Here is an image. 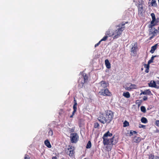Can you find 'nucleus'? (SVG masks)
<instances>
[{
    "label": "nucleus",
    "mask_w": 159,
    "mask_h": 159,
    "mask_svg": "<svg viewBox=\"0 0 159 159\" xmlns=\"http://www.w3.org/2000/svg\"><path fill=\"white\" fill-rule=\"evenodd\" d=\"M128 23V21L124 22H122L121 23L119 24L117 26L118 28L114 31V37L113 39H116L118 38L121 34L122 32L124 30L125 28V24Z\"/></svg>",
    "instance_id": "f257e3e1"
},
{
    "label": "nucleus",
    "mask_w": 159,
    "mask_h": 159,
    "mask_svg": "<svg viewBox=\"0 0 159 159\" xmlns=\"http://www.w3.org/2000/svg\"><path fill=\"white\" fill-rule=\"evenodd\" d=\"M105 116L107 120V123L109 124L113 119L114 116V114L112 111L109 110H107L105 111Z\"/></svg>",
    "instance_id": "f03ea898"
},
{
    "label": "nucleus",
    "mask_w": 159,
    "mask_h": 159,
    "mask_svg": "<svg viewBox=\"0 0 159 159\" xmlns=\"http://www.w3.org/2000/svg\"><path fill=\"white\" fill-rule=\"evenodd\" d=\"M144 3L143 2L140 3L139 2L138 7V14L139 16H143V15L145 13V10L143 8V5Z\"/></svg>",
    "instance_id": "7ed1b4c3"
},
{
    "label": "nucleus",
    "mask_w": 159,
    "mask_h": 159,
    "mask_svg": "<svg viewBox=\"0 0 159 159\" xmlns=\"http://www.w3.org/2000/svg\"><path fill=\"white\" fill-rule=\"evenodd\" d=\"M107 134H105L102 137V138L103 139V143L104 145H112V140L113 139L110 138L107 139Z\"/></svg>",
    "instance_id": "20e7f679"
},
{
    "label": "nucleus",
    "mask_w": 159,
    "mask_h": 159,
    "mask_svg": "<svg viewBox=\"0 0 159 159\" xmlns=\"http://www.w3.org/2000/svg\"><path fill=\"white\" fill-rule=\"evenodd\" d=\"M99 93L101 95L104 96H111L112 95L111 93L107 88L101 89Z\"/></svg>",
    "instance_id": "39448f33"
},
{
    "label": "nucleus",
    "mask_w": 159,
    "mask_h": 159,
    "mask_svg": "<svg viewBox=\"0 0 159 159\" xmlns=\"http://www.w3.org/2000/svg\"><path fill=\"white\" fill-rule=\"evenodd\" d=\"M70 139L71 142L72 143L77 142L79 139V136L76 133H71L70 134Z\"/></svg>",
    "instance_id": "423d86ee"
},
{
    "label": "nucleus",
    "mask_w": 159,
    "mask_h": 159,
    "mask_svg": "<svg viewBox=\"0 0 159 159\" xmlns=\"http://www.w3.org/2000/svg\"><path fill=\"white\" fill-rule=\"evenodd\" d=\"M98 120L101 123L104 124L107 123V121L105 116V114H101L98 118Z\"/></svg>",
    "instance_id": "0eeeda50"
},
{
    "label": "nucleus",
    "mask_w": 159,
    "mask_h": 159,
    "mask_svg": "<svg viewBox=\"0 0 159 159\" xmlns=\"http://www.w3.org/2000/svg\"><path fill=\"white\" fill-rule=\"evenodd\" d=\"M100 86L99 87L100 89H106V88L108 86L109 83L107 82H106L104 81H102L100 83Z\"/></svg>",
    "instance_id": "6e6552de"
},
{
    "label": "nucleus",
    "mask_w": 159,
    "mask_h": 159,
    "mask_svg": "<svg viewBox=\"0 0 159 159\" xmlns=\"http://www.w3.org/2000/svg\"><path fill=\"white\" fill-rule=\"evenodd\" d=\"M68 151L67 152V154H68L70 157H73L74 153V147L71 146L70 148H68Z\"/></svg>",
    "instance_id": "1a4fd4ad"
},
{
    "label": "nucleus",
    "mask_w": 159,
    "mask_h": 159,
    "mask_svg": "<svg viewBox=\"0 0 159 159\" xmlns=\"http://www.w3.org/2000/svg\"><path fill=\"white\" fill-rule=\"evenodd\" d=\"M133 139V142L136 143H139L142 139V138L141 137L137 136H135Z\"/></svg>",
    "instance_id": "9d476101"
},
{
    "label": "nucleus",
    "mask_w": 159,
    "mask_h": 159,
    "mask_svg": "<svg viewBox=\"0 0 159 159\" xmlns=\"http://www.w3.org/2000/svg\"><path fill=\"white\" fill-rule=\"evenodd\" d=\"M78 82L79 83L78 87L79 88H82L85 82V81H84L83 78L81 77V78H80L78 80Z\"/></svg>",
    "instance_id": "9b49d317"
},
{
    "label": "nucleus",
    "mask_w": 159,
    "mask_h": 159,
    "mask_svg": "<svg viewBox=\"0 0 159 159\" xmlns=\"http://www.w3.org/2000/svg\"><path fill=\"white\" fill-rule=\"evenodd\" d=\"M149 86L150 87H153L157 89H159V86H157L156 84L155 81H151L148 84Z\"/></svg>",
    "instance_id": "f8f14e48"
},
{
    "label": "nucleus",
    "mask_w": 159,
    "mask_h": 159,
    "mask_svg": "<svg viewBox=\"0 0 159 159\" xmlns=\"http://www.w3.org/2000/svg\"><path fill=\"white\" fill-rule=\"evenodd\" d=\"M142 94L147 95L150 96L152 95V94L151 91L149 89L146 90L144 91H142L140 94V95H141Z\"/></svg>",
    "instance_id": "ddd939ff"
},
{
    "label": "nucleus",
    "mask_w": 159,
    "mask_h": 159,
    "mask_svg": "<svg viewBox=\"0 0 159 159\" xmlns=\"http://www.w3.org/2000/svg\"><path fill=\"white\" fill-rule=\"evenodd\" d=\"M105 35L108 36V37H111L114 35V31L112 30H108L106 33Z\"/></svg>",
    "instance_id": "4468645a"
},
{
    "label": "nucleus",
    "mask_w": 159,
    "mask_h": 159,
    "mask_svg": "<svg viewBox=\"0 0 159 159\" xmlns=\"http://www.w3.org/2000/svg\"><path fill=\"white\" fill-rule=\"evenodd\" d=\"M133 47L131 49V51L133 53H135L136 52V49L137 48V45L136 43H134Z\"/></svg>",
    "instance_id": "2eb2a0df"
},
{
    "label": "nucleus",
    "mask_w": 159,
    "mask_h": 159,
    "mask_svg": "<svg viewBox=\"0 0 159 159\" xmlns=\"http://www.w3.org/2000/svg\"><path fill=\"white\" fill-rule=\"evenodd\" d=\"M136 85L135 84H131L130 85L129 87H126V89L128 91H130L132 89H136Z\"/></svg>",
    "instance_id": "dca6fc26"
},
{
    "label": "nucleus",
    "mask_w": 159,
    "mask_h": 159,
    "mask_svg": "<svg viewBox=\"0 0 159 159\" xmlns=\"http://www.w3.org/2000/svg\"><path fill=\"white\" fill-rule=\"evenodd\" d=\"M158 32V30L155 29L153 31L150 33L149 34H152V36H151L149 38V39L151 40L156 35V33Z\"/></svg>",
    "instance_id": "f3484780"
},
{
    "label": "nucleus",
    "mask_w": 159,
    "mask_h": 159,
    "mask_svg": "<svg viewBox=\"0 0 159 159\" xmlns=\"http://www.w3.org/2000/svg\"><path fill=\"white\" fill-rule=\"evenodd\" d=\"M112 139H113L112 140V145L115 144L118 142V139L116 136L115 137V136L114 135L112 137Z\"/></svg>",
    "instance_id": "a211bd4d"
},
{
    "label": "nucleus",
    "mask_w": 159,
    "mask_h": 159,
    "mask_svg": "<svg viewBox=\"0 0 159 159\" xmlns=\"http://www.w3.org/2000/svg\"><path fill=\"white\" fill-rule=\"evenodd\" d=\"M159 22V18L156 19V20L152 24H150L149 25V28H152L153 26L158 25V23Z\"/></svg>",
    "instance_id": "6ab92c4d"
},
{
    "label": "nucleus",
    "mask_w": 159,
    "mask_h": 159,
    "mask_svg": "<svg viewBox=\"0 0 159 159\" xmlns=\"http://www.w3.org/2000/svg\"><path fill=\"white\" fill-rule=\"evenodd\" d=\"M157 45H158V44L157 43V44H155L154 45L151 47V50H150V52L151 53H153L155 51L157 48Z\"/></svg>",
    "instance_id": "aec40b11"
},
{
    "label": "nucleus",
    "mask_w": 159,
    "mask_h": 159,
    "mask_svg": "<svg viewBox=\"0 0 159 159\" xmlns=\"http://www.w3.org/2000/svg\"><path fill=\"white\" fill-rule=\"evenodd\" d=\"M105 63L106 67L108 69L111 68V64L108 59H106L105 61Z\"/></svg>",
    "instance_id": "412c9836"
},
{
    "label": "nucleus",
    "mask_w": 159,
    "mask_h": 159,
    "mask_svg": "<svg viewBox=\"0 0 159 159\" xmlns=\"http://www.w3.org/2000/svg\"><path fill=\"white\" fill-rule=\"evenodd\" d=\"M151 16L152 17V20L151 22V24H154V23L156 20V17L155 16V14L154 13H152L151 14Z\"/></svg>",
    "instance_id": "4be33fe9"
},
{
    "label": "nucleus",
    "mask_w": 159,
    "mask_h": 159,
    "mask_svg": "<svg viewBox=\"0 0 159 159\" xmlns=\"http://www.w3.org/2000/svg\"><path fill=\"white\" fill-rule=\"evenodd\" d=\"M44 144L48 148H51L52 147L48 139H47L45 141Z\"/></svg>",
    "instance_id": "5701e85b"
},
{
    "label": "nucleus",
    "mask_w": 159,
    "mask_h": 159,
    "mask_svg": "<svg viewBox=\"0 0 159 159\" xmlns=\"http://www.w3.org/2000/svg\"><path fill=\"white\" fill-rule=\"evenodd\" d=\"M123 95L126 98H129L130 97V94L128 92H124Z\"/></svg>",
    "instance_id": "b1692460"
},
{
    "label": "nucleus",
    "mask_w": 159,
    "mask_h": 159,
    "mask_svg": "<svg viewBox=\"0 0 159 159\" xmlns=\"http://www.w3.org/2000/svg\"><path fill=\"white\" fill-rule=\"evenodd\" d=\"M143 101L141 100H138L136 101L135 103L139 107Z\"/></svg>",
    "instance_id": "393cba45"
},
{
    "label": "nucleus",
    "mask_w": 159,
    "mask_h": 159,
    "mask_svg": "<svg viewBox=\"0 0 159 159\" xmlns=\"http://www.w3.org/2000/svg\"><path fill=\"white\" fill-rule=\"evenodd\" d=\"M141 121L142 123H146L148 122L147 118L144 117H142L141 119Z\"/></svg>",
    "instance_id": "a878e982"
},
{
    "label": "nucleus",
    "mask_w": 159,
    "mask_h": 159,
    "mask_svg": "<svg viewBox=\"0 0 159 159\" xmlns=\"http://www.w3.org/2000/svg\"><path fill=\"white\" fill-rule=\"evenodd\" d=\"M91 147V143L90 141H89L87 143L86 146V148H90Z\"/></svg>",
    "instance_id": "bb28decb"
},
{
    "label": "nucleus",
    "mask_w": 159,
    "mask_h": 159,
    "mask_svg": "<svg viewBox=\"0 0 159 159\" xmlns=\"http://www.w3.org/2000/svg\"><path fill=\"white\" fill-rule=\"evenodd\" d=\"M156 56H152L151 59L149 60L148 61V64H150L151 63H152L153 62V61L154 59V58L155 57H156Z\"/></svg>",
    "instance_id": "cd10ccee"
},
{
    "label": "nucleus",
    "mask_w": 159,
    "mask_h": 159,
    "mask_svg": "<svg viewBox=\"0 0 159 159\" xmlns=\"http://www.w3.org/2000/svg\"><path fill=\"white\" fill-rule=\"evenodd\" d=\"M140 110L141 111L144 113H145L146 111V108L145 107L143 106H142L141 107Z\"/></svg>",
    "instance_id": "c85d7f7f"
},
{
    "label": "nucleus",
    "mask_w": 159,
    "mask_h": 159,
    "mask_svg": "<svg viewBox=\"0 0 159 159\" xmlns=\"http://www.w3.org/2000/svg\"><path fill=\"white\" fill-rule=\"evenodd\" d=\"M105 134H107V137L106 138H107V139H109L110 138H109V137H111L112 136V134L111 133H110L109 131H108Z\"/></svg>",
    "instance_id": "c756f323"
},
{
    "label": "nucleus",
    "mask_w": 159,
    "mask_h": 159,
    "mask_svg": "<svg viewBox=\"0 0 159 159\" xmlns=\"http://www.w3.org/2000/svg\"><path fill=\"white\" fill-rule=\"evenodd\" d=\"M129 125V123L126 120L123 123V127H126Z\"/></svg>",
    "instance_id": "7c9ffc66"
},
{
    "label": "nucleus",
    "mask_w": 159,
    "mask_h": 159,
    "mask_svg": "<svg viewBox=\"0 0 159 159\" xmlns=\"http://www.w3.org/2000/svg\"><path fill=\"white\" fill-rule=\"evenodd\" d=\"M152 6H156L157 4L156 3V1L155 0H152L151 2Z\"/></svg>",
    "instance_id": "2f4dec72"
},
{
    "label": "nucleus",
    "mask_w": 159,
    "mask_h": 159,
    "mask_svg": "<svg viewBox=\"0 0 159 159\" xmlns=\"http://www.w3.org/2000/svg\"><path fill=\"white\" fill-rule=\"evenodd\" d=\"M83 80L85 81V82H87L88 80V77L87 75H85L84 77Z\"/></svg>",
    "instance_id": "473e14b6"
},
{
    "label": "nucleus",
    "mask_w": 159,
    "mask_h": 159,
    "mask_svg": "<svg viewBox=\"0 0 159 159\" xmlns=\"http://www.w3.org/2000/svg\"><path fill=\"white\" fill-rule=\"evenodd\" d=\"M108 36L106 35V36H104L101 40V41H105L107 39Z\"/></svg>",
    "instance_id": "72a5a7b5"
},
{
    "label": "nucleus",
    "mask_w": 159,
    "mask_h": 159,
    "mask_svg": "<svg viewBox=\"0 0 159 159\" xmlns=\"http://www.w3.org/2000/svg\"><path fill=\"white\" fill-rule=\"evenodd\" d=\"M99 126V124L98 122H95L94 124V127L95 128H98Z\"/></svg>",
    "instance_id": "f704fd0d"
},
{
    "label": "nucleus",
    "mask_w": 159,
    "mask_h": 159,
    "mask_svg": "<svg viewBox=\"0 0 159 159\" xmlns=\"http://www.w3.org/2000/svg\"><path fill=\"white\" fill-rule=\"evenodd\" d=\"M53 134V132L51 129H50L48 132V135L51 136H52Z\"/></svg>",
    "instance_id": "c9c22d12"
},
{
    "label": "nucleus",
    "mask_w": 159,
    "mask_h": 159,
    "mask_svg": "<svg viewBox=\"0 0 159 159\" xmlns=\"http://www.w3.org/2000/svg\"><path fill=\"white\" fill-rule=\"evenodd\" d=\"M73 112H75L77 110V106H73Z\"/></svg>",
    "instance_id": "e433bc0d"
},
{
    "label": "nucleus",
    "mask_w": 159,
    "mask_h": 159,
    "mask_svg": "<svg viewBox=\"0 0 159 159\" xmlns=\"http://www.w3.org/2000/svg\"><path fill=\"white\" fill-rule=\"evenodd\" d=\"M155 125L159 127V120H157L155 121Z\"/></svg>",
    "instance_id": "4c0bfd02"
},
{
    "label": "nucleus",
    "mask_w": 159,
    "mask_h": 159,
    "mask_svg": "<svg viewBox=\"0 0 159 159\" xmlns=\"http://www.w3.org/2000/svg\"><path fill=\"white\" fill-rule=\"evenodd\" d=\"M149 64H148V63L147 64H145L144 65V67L146 68V69H148V68H149Z\"/></svg>",
    "instance_id": "58836bf2"
},
{
    "label": "nucleus",
    "mask_w": 159,
    "mask_h": 159,
    "mask_svg": "<svg viewBox=\"0 0 159 159\" xmlns=\"http://www.w3.org/2000/svg\"><path fill=\"white\" fill-rule=\"evenodd\" d=\"M75 130V128H70L69 129V131L71 132H73Z\"/></svg>",
    "instance_id": "ea45409f"
},
{
    "label": "nucleus",
    "mask_w": 159,
    "mask_h": 159,
    "mask_svg": "<svg viewBox=\"0 0 159 159\" xmlns=\"http://www.w3.org/2000/svg\"><path fill=\"white\" fill-rule=\"evenodd\" d=\"M148 97L146 96H144L143 98V101H145L148 100Z\"/></svg>",
    "instance_id": "a19ab883"
},
{
    "label": "nucleus",
    "mask_w": 159,
    "mask_h": 159,
    "mask_svg": "<svg viewBox=\"0 0 159 159\" xmlns=\"http://www.w3.org/2000/svg\"><path fill=\"white\" fill-rule=\"evenodd\" d=\"M153 157L152 159H159V157L157 156H153Z\"/></svg>",
    "instance_id": "79ce46f5"
},
{
    "label": "nucleus",
    "mask_w": 159,
    "mask_h": 159,
    "mask_svg": "<svg viewBox=\"0 0 159 159\" xmlns=\"http://www.w3.org/2000/svg\"><path fill=\"white\" fill-rule=\"evenodd\" d=\"M75 112H72V115L70 116V117L72 118L73 117V116L75 115Z\"/></svg>",
    "instance_id": "37998d69"
},
{
    "label": "nucleus",
    "mask_w": 159,
    "mask_h": 159,
    "mask_svg": "<svg viewBox=\"0 0 159 159\" xmlns=\"http://www.w3.org/2000/svg\"><path fill=\"white\" fill-rule=\"evenodd\" d=\"M145 127V126L144 125H141V124H140L139 125V127L140 128H144Z\"/></svg>",
    "instance_id": "c03bdc74"
},
{
    "label": "nucleus",
    "mask_w": 159,
    "mask_h": 159,
    "mask_svg": "<svg viewBox=\"0 0 159 159\" xmlns=\"http://www.w3.org/2000/svg\"><path fill=\"white\" fill-rule=\"evenodd\" d=\"M133 130H130L129 132V134H130V136H131L133 135Z\"/></svg>",
    "instance_id": "a18cd8bd"
},
{
    "label": "nucleus",
    "mask_w": 159,
    "mask_h": 159,
    "mask_svg": "<svg viewBox=\"0 0 159 159\" xmlns=\"http://www.w3.org/2000/svg\"><path fill=\"white\" fill-rule=\"evenodd\" d=\"M149 68H148H148L146 69L145 70V72L146 73H148L149 72Z\"/></svg>",
    "instance_id": "49530a36"
},
{
    "label": "nucleus",
    "mask_w": 159,
    "mask_h": 159,
    "mask_svg": "<svg viewBox=\"0 0 159 159\" xmlns=\"http://www.w3.org/2000/svg\"><path fill=\"white\" fill-rule=\"evenodd\" d=\"M74 103H77V101L75 98H74Z\"/></svg>",
    "instance_id": "de8ad7c7"
},
{
    "label": "nucleus",
    "mask_w": 159,
    "mask_h": 159,
    "mask_svg": "<svg viewBox=\"0 0 159 159\" xmlns=\"http://www.w3.org/2000/svg\"><path fill=\"white\" fill-rule=\"evenodd\" d=\"M57 157L56 156L53 157H52V159H57Z\"/></svg>",
    "instance_id": "09e8293b"
},
{
    "label": "nucleus",
    "mask_w": 159,
    "mask_h": 159,
    "mask_svg": "<svg viewBox=\"0 0 159 159\" xmlns=\"http://www.w3.org/2000/svg\"><path fill=\"white\" fill-rule=\"evenodd\" d=\"M98 45H98V43H96V44H95V47H96L98 46Z\"/></svg>",
    "instance_id": "8fccbe9b"
},
{
    "label": "nucleus",
    "mask_w": 159,
    "mask_h": 159,
    "mask_svg": "<svg viewBox=\"0 0 159 159\" xmlns=\"http://www.w3.org/2000/svg\"><path fill=\"white\" fill-rule=\"evenodd\" d=\"M77 106V103H74V104L73 105V106Z\"/></svg>",
    "instance_id": "3c124183"
},
{
    "label": "nucleus",
    "mask_w": 159,
    "mask_h": 159,
    "mask_svg": "<svg viewBox=\"0 0 159 159\" xmlns=\"http://www.w3.org/2000/svg\"><path fill=\"white\" fill-rule=\"evenodd\" d=\"M133 133L134 134H136L137 133V132L135 131H133Z\"/></svg>",
    "instance_id": "603ef678"
},
{
    "label": "nucleus",
    "mask_w": 159,
    "mask_h": 159,
    "mask_svg": "<svg viewBox=\"0 0 159 159\" xmlns=\"http://www.w3.org/2000/svg\"><path fill=\"white\" fill-rule=\"evenodd\" d=\"M102 41H101V40L98 43H97L98 44V45H99L100 44V43Z\"/></svg>",
    "instance_id": "864d4df0"
},
{
    "label": "nucleus",
    "mask_w": 159,
    "mask_h": 159,
    "mask_svg": "<svg viewBox=\"0 0 159 159\" xmlns=\"http://www.w3.org/2000/svg\"><path fill=\"white\" fill-rule=\"evenodd\" d=\"M157 83L158 84H159V81H157Z\"/></svg>",
    "instance_id": "5fc2aeb1"
},
{
    "label": "nucleus",
    "mask_w": 159,
    "mask_h": 159,
    "mask_svg": "<svg viewBox=\"0 0 159 159\" xmlns=\"http://www.w3.org/2000/svg\"><path fill=\"white\" fill-rule=\"evenodd\" d=\"M157 132H159V130H157Z\"/></svg>",
    "instance_id": "6e6d98bb"
},
{
    "label": "nucleus",
    "mask_w": 159,
    "mask_h": 159,
    "mask_svg": "<svg viewBox=\"0 0 159 159\" xmlns=\"http://www.w3.org/2000/svg\"><path fill=\"white\" fill-rule=\"evenodd\" d=\"M141 70H143V68H142L141 69Z\"/></svg>",
    "instance_id": "4d7b16f0"
},
{
    "label": "nucleus",
    "mask_w": 159,
    "mask_h": 159,
    "mask_svg": "<svg viewBox=\"0 0 159 159\" xmlns=\"http://www.w3.org/2000/svg\"><path fill=\"white\" fill-rule=\"evenodd\" d=\"M158 30H159V27L158 28Z\"/></svg>",
    "instance_id": "13d9d810"
},
{
    "label": "nucleus",
    "mask_w": 159,
    "mask_h": 159,
    "mask_svg": "<svg viewBox=\"0 0 159 159\" xmlns=\"http://www.w3.org/2000/svg\"><path fill=\"white\" fill-rule=\"evenodd\" d=\"M159 3V0H158Z\"/></svg>",
    "instance_id": "bf43d9fd"
}]
</instances>
